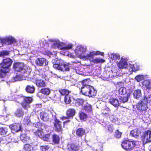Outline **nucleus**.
Listing matches in <instances>:
<instances>
[{
  "instance_id": "obj_44",
  "label": "nucleus",
  "mask_w": 151,
  "mask_h": 151,
  "mask_svg": "<svg viewBox=\"0 0 151 151\" xmlns=\"http://www.w3.org/2000/svg\"><path fill=\"white\" fill-rule=\"evenodd\" d=\"M9 52L7 50H2L0 52V57H4L9 55Z\"/></svg>"
},
{
  "instance_id": "obj_40",
  "label": "nucleus",
  "mask_w": 151,
  "mask_h": 151,
  "mask_svg": "<svg viewBox=\"0 0 151 151\" xmlns=\"http://www.w3.org/2000/svg\"><path fill=\"white\" fill-rule=\"evenodd\" d=\"M105 60L101 58H96L94 59L92 62L94 63H104Z\"/></svg>"
},
{
  "instance_id": "obj_39",
  "label": "nucleus",
  "mask_w": 151,
  "mask_h": 151,
  "mask_svg": "<svg viewBox=\"0 0 151 151\" xmlns=\"http://www.w3.org/2000/svg\"><path fill=\"white\" fill-rule=\"evenodd\" d=\"M84 100L82 99H78L75 102V104L76 106L82 105L84 103Z\"/></svg>"
},
{
  "instance_id": "obj_4",
  "label": "nucleus",
  "mask_w": 151,
  "mask_h": 151,
  "mask_svg": "<svg viewBox=\"0 0 151 151\" xmlns=\"http://www.w3.org/2000/svg\"><path fill=\"white\" fill-rule=\"evenodd\" d=\"M81 52L80 53L78 52V57L81 58H85L87 60H89L90 61L92 62L94 56L93 51L90 52L89 54H87L86 55H83L82 54L83 53L85 52V50L83 47H81L79 48V50L78 51Z\"/></svg>"
},
{
  "instance_id": "obj_24",
  "label": "nucleus",
  "mask_w": 151,
  "mask_h": 151,
  "mask_svg": "<svg viewBox=\"0 0 151 151\" xmlns=\"http://www.w3.org/2000/svg\"><path fill=\"white\" fill-rule=\"evenodd\" d=\"M76 110L73 108H69L66 111V114L70 118H73L76 114Z\"/></svg>"
},
{
  "instance_id": "obj_61",
  "label": "nucleus",
  "mask_w": 151,
  "mask_h": 151,
  "mask_svg": "<svg viewBox=\"0 0 151 151\" xmlns=\"http://www.w3.org/2000/svg\"><path fill=\"white\" fill-rule=\"evenodd\" d=\"M112 71L114 72H116L117 71V68L116 67H113L112 68Z\"/></svg>"
},
{
  "instance_id": "obj_16",
  "label": "nucleus",
  "mask_w": 151,
  "mask_h": 151,
  "mask_svg": "<svg viewBox=\"0 0 151 151\" xmlns=\"http://www.w3.org/2000/svg\"><path fill=\"white\" fill-rule=\"evenodd\" d=\"M37 65L40 66H46L48 64L46 60L44 58H38L36 61Z\"/></svg>"
},
{
  "instance_id": "obj_56",
  "label": "nucleus",
  "mask_w": 151,
  "mask_h": 151,
  "mask_svg": "<svg viewBox=\"0 0 151 151\" xmlns=\"http://www.w3.org/2000/svg\"><path fill=\"white\" fill-rule=\"evenodd\" d=\"M108 130L111 132H112L113 131V129L112 127L110 124L108 125Z\"/></svg>"
},
{
  "instance_id": "obj_37",
  "label": "nucleus",
  "mask_w": 151,
  "mask_h": 151,
  "mask_svg": "<svg viewBox=\"0 0 151 151\" xmlns=\"http://www.w3.org/2000/svg\"><path fill=\"white\" fill-rule=\"evenodd\" d=\"M83 109L87 112H92V106L89 104L84 106L83 107Z\"/></svg>"
},
{
  "instance_id": "obj_36",
  "label": "nucleus",
  "mask_w": 151,
  "mask_h": 151,
  "mask_svg": "<svg viewBox=\"0 0 151 151\" xmlns=\"http://www.w3.org/2000/svg\"><path fill=\"white\" fill-rule=\"evenodd\" d=\"M50 133L46 134H43L41 139L44 141L50 142L51 141V140L50 138Z\"/></svg>"
},
{
  "instance_id": "obj_7",
  "label": "nucleus",
  "mask_w": 151,
  "mask_h": 151,
  "mask_svg": "<svg viewBox=\"0 0 151 151\" xmlns=\"http://www.w3.org/2000/svg\"><path fill=\"white\" fill-rule=\"evenodd\" d=\"M35 125L36 127L40 129H38L35 130L33 132L35 136L41 138L42 137V136L43 134V127H45L46 125L44 124L38 122L35 123Z\"/></svg>"
},
{
  "instance_id": "obj_63",
  "label": "nucleus",
  "mask_w": 151,
  "mask_h": 151,
  "mask_svg": "<svg viewBox=\"0 0 151 151\" xmlns=\"http://www.w3.org/2000/svg\"><path fill=\"white\" fill-rule=\"evenodd\" d=\"M149 101L150 107L151 108V96H150L149 98Z\"/></svg>"
},
{
  "instance_id": "obj_26",
  "label": "nucleus",
  "mask_w": 151,
  "mask_h": 151,
  "mask_svg": "<svg viewBox=\"0 0 151 151\" xmlns=\"http://www.w3.org/2000/svg\"><path fill=\"white\" fill-rule=\"evenodd\" d=\"M89 81L87 79H85L81 81V83L82 86L81 88L80 92H82L83 90L85 88L89 87L91 86L89 85Z\"/></svg>"
},
{
  "instance_id": "obj_50",
  "label": "nucleus",
  "mask_w": 151,
  "mask_h": 151,
  "mask_svg": "<svg viewBox=\"0 0 151 151\" xmlns=\"http://www.w3.org/2000/svg\"><path fill=\"white\" fill-rule=\"evenodd\" d=\"M43 53L45 55H47L50 57L52 55V52L48 50H45L43 51Z\"/></svg>"
},
{
  "instance_id": "obj_57",
  "label": "nucleus",
  "mask_w": 151,
  "mask_h": 151,
  "mask_svg": "<svg viewBox=\"0 0 151 151\" xmlns=\"http://www.w3.org/2000/svg\"><path fill=\"white\" fill-rule=\"evenodd\" d=\"M70 122V120L69 119H68L65 121H64L63 122V126L68 125V124Z\"/></svg>"
},
{
  "instance_id": "obj_28",
  "label": "nucleus",
  "mask_w": 151,
  "mask_h": 151,
  "mask_svg": "<svg viewBox=\"0 0 151 151\" xmlns=\"http://www.w3.org/2000/svg\"><path fill=\"white\" fill-rule=\"evenodd\" d=\"M127 62L124 59H122L119 62L117 63V65L120 69L125 68L127 66Z\"/></svg>"
},
{
  "instance_id": "obj_12",
  "label": "nucleus",
  "mask_w": 151,
  "mask_h": 151,
  "mask_svg": "<svg viewBox=\"0 0 151 151\" xmlns=\"http://www.w3.org/2000/svg\"><path fill=\"white\" fill-rule=\"evenodd\" d=\"M35 146L33 142L25 144L23 145V151H33Z\"/></svg>"
},
{
  "instance_id": "obj_15",
  "label": "nucleus",
  "mask_w": 151,
  "mask_h": 151,
  "mask_svg": "<svg viewBox=\"0 0 151 151\" xmlns=\"http://www.w3.org/2000/svg\"><path fill=\"white\" fill-rule=\"evenodd\" d=\"M67 148L69 151H78L79 147L76 143H72L68 144Z\"/></svg>"
},
{
  "instance_id": "obj_42",
  "label": "nucleus",
  "mask_w": 151,
  "mask_h": 151,
  "mask_svg": "<svg viewBox=\"0 0 151 151\" xmlns=\"http://www.w3.org/2000/svg\"><path fill=\"white\" fill-rule=\"evenodd\" d=\"M119 93L121 95H126L127 93L126 88L124 87H121L119 89Z\"/></svg>"
},
{
  "instance_id": "obj_5",
  "label": "nucleus",
  "mask_w": 151,
  "mask_h": 151,
  "mask_svg": "<svg viewBox=\"0 0 151 151\" xmlns=\"http://www.w3.org/2000/svg\"><path fill=\"white\" fill-rule=\"evenodd\" d=\"M148 99L145 96L141 101L138 102L136 105L137 109L140 111H145L148 108L147 104Z\"/></svg>"
},
{
  "instance_id": "obj_2",
  "label": "nucleus",
  "mask_w": 151,
  "mask_h": 151,
  "mask_svg": "<svg viewBox=\"0 0 151 151\" xmlns=\"http://www.w3.org/2000/svg\"><path fill=\"white\" fill-rule=\"evenodd\" d=\"M121 146L122 148L125 150L131 151L136 146V144L135 141L127 139L122 141Z\"/></svg>"
},
{
  "instance_id": "obj_25",
  "label": "nucleus",
  "mask_w": 151,
  "mask_h": 151,
  "mask_svg": "<svg viewBox=\"0 0 151 151\" xmlns=\"http://www.w3.org/2000/svg\"><path fill=\"white\" fill-rule=\"evenodd\" d=\"M9 130L8 128L6 127H0V134L3 136L8 135L9 134Z\"/></svg>"
},
{
  "instance_id": "obj_55",
  "label": "nucleus",
  "mask_w": 151,
  "mask_h": 151,
  "mask_svg": "<svg viewBox=\"0 0 151 151\" xmlns=\"http://www.w3.org/2000/svg\"><path fill=\"white\" fill-rule=\"evenodd\" d=\"M39 76L42 78H45L46 79L47 77V76L44 73H40Z\"/></svg>"
},
{
  "instance_id": "obj_8",
  "label": "nucleus",
  "mask_w": 151,
  "mask_h": 151,
  "mask_svg": "<svg viewBox=\"0 0 151 151\" xmlns=\"http://www.w3.org/2000/svg\"><path fill=\"white\" fill-rule=\"evenodd\" d=\"M23 102L21 103V104L24 109L28 110L30 107L29 104L32 102L33 99L32 97L23 96Z\"/></svg>"
},
{
  "instance_id": "obj_34",
  "label": "nucleus",
  "mask_w": 151,
  "mask_h": 151,
  "mask_svg": "<svg viewBox=\"0 0 151 151\" xmlns=\"http://www.w3.org/2000/svg\"><path fill=\"white\" fill-rule=\"evenodd\" d=\"M130 134L132 136L134 137H138L140 134V132L139 131L138 129H136L131 131Z\"/></svg>"
},
{
  "instance_id": "obj_58",
  "label": "nucleus",
  "mask_w": 151,
  "mask_h": 151,
  "mask_svg": "<svg viewBox=\"0 0 151 151\" xmlns=\"http://www.w3.org/2000/svg\"><path fill=\"white\" fill-rule=\"evenodd\" d=\"M134 151H145V150L144 148L138 147Z\"/></svg>"
},
{
  "instance_id": "obj_20",
  "label": "nucleus",
  "mask_w": 151,
  "mask_h": 151,
  "mask_svg": "<svg viewBox=\"0 0 151 151\" xmlns=\"http://www.w3.org/2000/svg\"><path fill=\"white\" fill-rule=\"evenodd\" d=\"M40 117L44 121H48L50 119L49 114L47 112L42 111L40 113Z\"/></svg>"
},
{
  "instance_id": "obj_47",
  "label": "nucleus",
  "mask_w": 151,
  "mask_h": 151,
  "mask_svg": "<svg viewBox=\"0 0 151 151\" xmlns=\"http://www.w3.org/2000/svg\"><path fill=\"white\" fill-rule=\"evenodd\" d=\"M111 55L112 56L111 57V58H112L113 60H119L120 59V56L119 54H112Z\"/></svg>"
},
{
  "instance_id": "obj_51",
  "label": "nucleus",
  "mask_w": 151,
  "mask_h": 151,
  "mask_svg": "<svg viewBox=\"0 0 151 151\" xmlns=\"http://www.w3.org/2000/svg\"><path fill=\"white\" fill-rule=\"evenodd\" d=\"M17 96L18 95L16 94H12L10 96V99L12 101H15Z\"/></svg>"
},
{
  "instance_id": "obj_54",
  "label": "nucleus",
  "mask_w": 151,
  "mask_h": 151,
  "mask_svg": "<svg viewBox=\"0 0 151 151\" xmlns=\"http://www.w3.org/2000/svg\"><path fill=\"white\" fill-rule=\"evenodd\" d=\"M6 71L5 70H3L2 68L0 69V78H3L4 76V73H6Z\"/></svg>"
},
{
  "instance_id": "obj_9",
  "label": "nucleus",
  "mask_w": 151,
  "mask_h": 151,
  "mask_svg": "<svg viewBox=\"0 0 151 151\" xmlns=\"http://www.w3.org/2000/svg\"><path fill=\"white\" fill-rule=\"evenodd\" d=\"M62 122L59 120L55 119L53 123L55 131L58 132H62Z\"/></svg>"
},
{
  "instance_id": "obj_53",
  "label": "nucleus",
  "mask_w": 151,
  "mask_h": 151,
  "mask_svg": "<svg viewBox=\"0 0 151 151\" xmlns=\"http://www.w3.org/2000/svg\"><path fill=\"white\" fill-rule=\"evenodd\" d=\"M93 52L94 55H101L103 56L104 55V53L103 52H101L99 51H97L96 52L93 51Z\"/></svg>"
},
{
  "instance_id": "obj_17",
  "label": "nucleus",
  "mask_w": 151,
  "mask_h": 151,
  "mask_svg": "<svg viewBox=\"0 0 151 151\" xmlns=\"http://www.w3.org/2000/svg\"><path fill=\"white\" fill-rule=\"evenodd\" d=\"M20 137L21 140L24 143L26 144L31 142V139L27 134L22 133L20 135Z\"/></svg>"
},
{
  "instance_id": "obj_23",
  "label": "nucleus",
  "mask_w": 151,
  "mask_h": 151,
  "mask_svg": "<svg viewBox=\"0 0 151 151\" xmlns=\"http://www.w3.org/2000/svg\"><path fill=\"white\" fill-rule=\"evenodd\" d=\"M35 83L38 88L45 87L47 85L45 81L41 79H37L35 80Z\"/></svg>"
},
{
  "instance_id": "obj_35",
  "label": "nucleus",
  "mask_w": 151,
  "mask_h": 151,
  "mask_svg": "<svg viewBox=\"0 0 151 151\" xmlns=\"http://www.w3.org/2000/svg\"><path fill=\"white\" fill-rule=\"evenodd\" d=\"M79 116L80 119L81 120L85 121L88 118V116L85 113L81 111L79 113Z\"/></svg>"
},
{
  "instance_id": "obj_6",
  "label": "nucleus",
  "mask_w": 151,
  "mask_h": 151,
  "mask_svg": "<svg viewBox=\"0 0 151 151\" xmlns=\"http://www.w3.org/2000/svg\"><path fill=\"white\" fill-rule=\"evenodd\" d=\"M89 87L85 88L83 90V91L81 92L82 94L90 97H93L95 96L97 93V90L95 89L92 86Z\"/></svg>"
},
{
  "instance_id": "obj_32",
  "label": "nucleus",
  "mask_w": 151,
  "mask_h": 151,
  "mask_svg": "<svg viewBox=\"0 0 151 151\" xmlns=\"http://www.w3.org/2000/svg\"><path fill=\"white\" fill-rule=\"evenodd\" d=\"M134 97L137 99H139L142 96L141 90L137 89L134 91L133 92Z\"/></svg>"
},
{
  "instance_id": "obj_30",
  "label": "nucleus",
  "mask_w": 151,
  "mask_h": 151,
  "mask_svg": "<svg viewBox=\"0 0 151 151\" xmlns=\"http://www.w3.org/2000/svg\"><path fill=\"white\" fill-rule=\"evenodd\" d=\"M109 102L115 107H117L119 105V101L116 99L113 98L110 99Z\"/></svg>"
},
{
  "instance_id": "obj_3",
  "label": "nucleus",
  "mask_w": 151,
  "mask_h": 151,
  "mask_svg": "<svg viewBox=\"0 0 151 151\" xmlns=\"http://www.w3.org/2000/svg\"><path fill=\"white\" fill-rule=\"evenodd\" d=\"M57 63L53 64V67L55 68L62 71L70 70V66L69 63L65 64L63 61L60 60H58Z\"/></svg>"
},
{
  "instance_id": "obj_49",
  "label": "nucleus",
  "mask_w": 151,
  "mask_h": 151,
  "mask_svg": "<svg viewBox=\"0 0 151 151\" xmlns=\"http://www.w3.org/2000/svg\"><path fill=\"white\" fill-rule=\"evenodd\" d=\"M49 148L48 145L42 146L40 147V149L42 151H48Z\"/></svg>"
},
{
  "instance_id": "obj_38",
  "label": "nucleus",
  "mask_w": 151,
  "mask_h": 151,
  "mask_svg": "<svg viewBox=\"0 0 151 151\" xmlns=\"http://www.w3.org/2000/svg\"><path fill=\"white\" fill-rule=\"evenodd\" d=\"M41 93L46 95H47L49 94L50 91L49 88H44L41 89L40 90Z\"/></svg>"
},
{
  "instance_id": "obj_52",
  "label": "nucleus",
  "mask_w": 151,
  "mask_h": 151,
  "mask_svg": "<svg viewBox=\"0 0 151 151\" xmlns=\"http://www.w3.org/2000/svg\"><path fill=\"white\" fill-rule=\"evenodd\" d=\"M109 118L110 121L112 122H115L116 120L115 118L114 115H110L109 116Z\"/></svg>"
},
{
  "instance_id": "obj_21",
  "label": "nucleus",
  "mask_w": 151,
  "mask_h": 151,
  "mask_svg": "<svg viewBox=\"0 0 151 151\" xmlns=\"http://www.w3.org/2000/svg\"><path fill=\"white\" fill-rule=\"evenodd\" d=\"M24 114L22 108H18L14 113V115L18 117H22Z\"/></svg>"
},
{
  "instance_id": "obj_14",
  "label": "nucleus",
  "mask_w": 151,
  "mask_h": 151,
  "mask_svg": "<svg viewBox=\"0 0 151 151\" xmlns=\"http://www.w3.org/2000/svg\"><path fill=\"white\" fill-rule=\"evenodd\" d=\"M61 138L57 134L54 133L51 136V144L53 145L58 144L60 142Z\"/></svg>"
},
{
  "instance_id": "obj_46",
  "label": "nucleus",
  "mask_w": 151,
  "mask_h": 151,
  "mask_svg": "<svg viewBox=\"0 0 151 151\" xmlns=\"http://www.w3.org/2000/svg\"><path fill=\"white\" fill-rule=\"evenodd\" d=\"M135 79L137 82H140L144 79V77L143 75H138L135 77Z\"/></svg>"
},
{
  "instance_id": "obj_59",
  "label": "nucleus",
  "mask_w": 151,
  "mask_h": 151,
  "mask_svg": "<svg viewBox=\"0 0 151 151\" xmlns=\"http://www.w3.org/2000/svg\"><path fill=\"white\" fill-rule=\"evenodd\" d=\"M101 114L103 116H109L110 115L109 113L104 112V111L102 112V113Z\"/></svg>"
},
{
  "instance_id": "obj_43",
  "label": "nucleus",
  "mask_w": 151,
  "mask_h": 151,
  "mask_svg": "<svg viewBox=\"0 0 151 151\" xmlns=\"http://www.w3.org/2000/svg\"><path fill=\"white\" fill-rule=\"evenodd\" d=\"M122 134V133L120 132L118 129H117L115 132L114 137L116 138L119 139L121 137Z\"/></svg>"
},
{
  "instance_id": "obj_41",
  "label": "nucleus",
  "mask_w": 151,
  "mask_h": 151,
  "mask_svg": "<svg viewBox=\"0 0 151 151\" xmlns=\"http://www.w3.org/2000/svg\"><path fill=\"white\" fill-rule=\"evenodd\" d=\"M31 121L30 118L28 116L24 117L23 120V124L24 125H28L30 123Z\"/></svg>"
},
{
  "instance_id": "obj_33",
  "label": "nucleus",
  "mask_w": 151,
  "mask_h": 151,
  "mask_svg": "<svg viewBox=\"0 0 151 151\" xmlns=\"http://www.w3.org/2000/svg\"><path fill=\"white\" fill-rule=\"evenodd\" d=\"M58 91L61 95L65 96L68 95L69 93L71 92V91L66 89H59Z\"/></svg>"
},
{
  "instance_id": "obj_62",
  "label": "nucleus",
  "mask_w": 151,
  "mask_h": 151,
  "mask_svg": "<svg viewBox=\"0 0 151 151\" xmlns=\"http://www.w3.org/2000/svg\"><path fill=\"white\" fill-rule=\"evenodd\" d=\"M105 110L106 111H110V110L109 108L107 106H106L105 108L104 109L103 111H104Z\"/></svg>"
},
{
  "instance_id": "obj_64",
  "label": "nucleus",
  "mask_w": 151,
  "mask_h": 151,
  "mask_svg": "<svg viewBox=\"0 0 151 151\" xmlns=\"http://www.w3.org/2000/svg\"><path fill=\"white\" fill-rule=\"evenodd\" d=\"M19 76L18 75H17L14 78V79L15 81H18L19 80Z\"/></svg>"
},
{
  "instance_id": "obj_22",
  "label": "nucleus",
  "mask_w": 151,
  "mask_h": 151,
  "mask_svg": "<svg viewBox=\"0 0 151 151\" xmlns=\"http://www.w3.org/2000/svg\"><path fill=\"white\" fill-rule=\"evenodd\" d=\"M143 137L147 142H151V131L148 130L143 134Z\"/></svg>"
},
{
  "instance_id": "obj_45",
  "label": "nucleus",
  "mask_w": 151,
  "mask_h": 151,
  "mask_svg": "<svg viewBox=\"0 0 151 151\" xmlns=\"http://www.w3.org/2000/svg\"><path fill=\"white\" fill-rule=\"evenodd\" d=\"M64 101L65 103L67 104H70L71 102V100L70 97L68 95L65 96Z\"/></svg>"
},
{
  "instance_id": "obj_13",
  "label": "nucleus",
  "mask_w": 151,
  "mask_h": 151,
  "mask_svg": "<svg viewBox=\"0 0 151 151\" xmlns=\"http://www.w3.org/2000/svg\"><path fill=\"white\" fill-rule=\"evenodd\" d=\"M9 127L12 130L18 132L22 130V126L19 123H15L10 124Z\"/></svg>"
},
{
  "instance_id": "obj_18",
  "label": "nucleus",
  "mask_w": 151,
  "mask_h": 151,
  "mask_svg": "<svg viewBox=\"0 0 151 151\" xmlns=\"http://www.w3.org/2000/svg\"><path fill=\"white\" fill-rule=\"evenodd\" d=\"M86 134V130L83 127H79L77 128L76 130V134L77 137H82Z\"/></svg>"
},
{
  "instance_id": "obj_48",
  "label": "nucleus",
  "mask_w": 151,
  "mask_h": 151,
  "mask_svg": "<svg viewBox=\"0 0 151 151\" xmlns=\"http://www.w3.org/2000/svg\"><path fill=\"white\" fill-rule=\"evenodd\" d=\"M23 96H21L18 95L15 101L19 103L20 102L22 103V101L23 100Z\"/></svg>"
},
{
  "instance_id": "obj_10",
  "label": "nucleus",
  "mask_w": 151,
  "mask_h": 151,
  "mask_svg": "<svg viewBox=\"0 0 151 151\" xmlns=\"http://www.w3.org/2000/svg\"><path fill=\"white\" fill-rule=\"evenodd\" d=\"M12 62V60L9 58L4 59L0 63L1 67L3 68H8L11 66Z\"/></svg>"
},
{
  "instance_id": "obj_19",
  "label": "nucleus",
  "mask_w": 151,
  "mask_h": 151,
  "mask_svg": "<svg viewBox=\"0 0 151 151\" xmlns=\"http://www.w3.org/2000/svg\"><path fill=\"white\" fill-rule=\"evenodd\" d=\"M60 44L59 43L55 42L52 44V47L54 48H55L56 47H57L60 50H69L71 49L73 47V45L71 44L68 45L65 47H61V48H60Z\"/></svg>"
},
{
  "instance_id": "obj_29",
  "label": "nucleus",
  "mask_w": 151,
  "mask_h": 151,
  "mask_svg": "<svg viewBox=\"0 0 151 151\" xmlns=\"http://www.w3.org/2000/svg\"><path fill=\"white\" fill-rule=\"evenodd\" d=\"M25 90L27 93L32 94L34 93L35 88L33 85H27L25 88Z\"/></svg>"
},
{
  "instance_id": "obj_1",
  "label": "nucleus",
  "mask_w": 151,
  "mask_h": 151,
  "mask_svg": "<svg viewBox=\"0 0 151 151\" xmlns=\"http://www.w3.org/2000/svg\"><path fill=\"white\" fill-rule=\"evenodd\" d=\"M13 68L15 71L21 72L26 76H29L32 71L31 69L28 66L20 62L14 63Z\"/></svg>"
},
{
  "instance_id": "obj_60",
  "label": "nucleus",
  "mask_w": 151,
  "mask_h": 151,
  "mask_svg": "<svg viewBox=\"0 0 151 151\" xmlns=\"http://www.w3.org/2000/svg\"><path fill=\"white\" fill-rule=\"evenodd\" d=\"M69 118L68 116H62L61 118L60 119L62 120H64L65 119H67Z\"/></svg>"
},
{
  "instance_id": "obj_11",
  "label": "nucleus",
  "mask_w": 151,
  "mask_h": 151,
  "mask_svg": "<svg viewBox=\"0 0 151 151\" xmlns=\"http://www.w3.org/2000/svg\"><path fill=\"white\" fill-rule=\"evenodd\" d=\"M0 40L1 43L5 44L7 45L11 44L16 42L15 39L12 37L1 38Z\"/></svg>"
},
{
  "instance_id": "obj_31",
  "label": "nucleus",
  "mask_w": 151,
  "mask_h": 151,
  "mask_svg": "<svg viewBox=\"0 0 151 151\" xmlns=\"http://www.w3.org/2000/svg\"><path fill=\"white\" fill-rule=\"evenodd\" d=\"M130 94L129 93H127L126 95H123L120 96L119 99L121 102L124 103L128 101V98L130 97Z\"/></svg>"
},
{
  "instance_id": "obj_27",
  "label": "nucleus",
  "mask_w": 151,
  "mask_h": 151,
  "mask_svg": "<svg viewBox=\"0 0 151 151\" xmlns=\"http://www.w3.org/2000/svg\"><path fill=\"white\" fill-rule=\"evenodd\" d=\"M142 86L146 88L147 89L150 90L151 89V81L149 80H146L142 82Z\"/></svg>"
}]
</instances>
